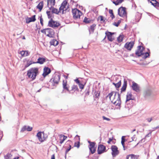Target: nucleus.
I'll return each mask as SVG.
<instances>
[{
    "label": "nucleus",
    "mask_w": 159,
    "mask_h": 159,
    "mask_svg": "<svg viewBox=\"0 0 159 159\" xmlns=\"http://www.w3.org/2000/svg\"><path fill=\"white\" fill-rule=\"evenodd\" d=\"M107 97L109 98L111 102L113 104L116 106L120 107L121 101L120 95L119 93L117 92H112L109 93Z\"/></svg>",
    "instance_id": "nucleus-1"
},
{
    "label": "nucleus",
    "mask_w": 159,
    "mask_h": 159,
    "mask_svg": "<svg viewBox=\"0 0 159 159\" xmlns=\"http://www.w3.org/2000/svg\"><path fill=\"white\" fill-rule=\"evenodd\" d=\"M39 73V69L38 68H32L28 71L27 75L32 80H34Z\"/></svg>",
    "instance_id": "nucleus-2"
},
{
    "label": "nucleus",
    "mask_w": 159,
    "mask_h": 159,
    "mask_svg": "<svg viewBox=\"0 0 159 159\" xmlns=\"http://www.w3.org/2000/svg\"><path fill=\"white\" fill-rule=\"evenodd\" d=\"M118 14L121 17H126L127 12L126 8L125 7H121L119 8L118 10Z\"/></svg>",
    "instance_id": "nucleus-3"
},
{
    "label": "nucleus",
    "mask_w": 159,
    "mask_h": 159,
    "mask_svg": "<svg viewBox=\"0 0 159 159\" xmlns=\"http://www.w3.org/2000/svg\"><path fill=\"white\" fill-rule=\"evenodd\" d=\"M112 152L111 154L113 157H115L119 153L117 147L115 145H112L111 148Z\"/></svg>",
    "instance_id": "nucleus-4"
},
{
    "label": "nucleus",
    "mask_w": 159,
    "mask_h": 159,
    "mask_svg": "<svg viewBox=\"0 0 159 159\" xmlns=\"http://www.w3.org/2000/svg\"><path fill=\"white\" fill-rule=\"evenodd\" d=\"M73 17L75 19L80 18L82 15L81 12L77 9H74L72 10Z\"/></svg>",
    "instance_id": "nucleus-5"
},
{
    "label": "nucleus",
    "mask_w": 159,
    "mask_h": 159,
    "mask_svg": "<svg viewBox=\"0 0 159 159\" xmlns=\"http://www.w3.org/2000/svg\"><path fill=\"white\" fill-rule=\"evenodd\" d=\"M60 25L59 23L53 21L52 19H51L48 23V26L53 28L58 27Z\"/></svg>",
    "instance_id": "nucleus-6"
},
{
    "label": "nucleus",
    "mask_w": 159,
    "mask_h": 159,
    "mask_svg": "<svg viewBox=\"0 0 159 159\" xmlns=\"http://www.w3.org/2000/svg\"><path fill=\"white\" fill-rule=\"evenodd\" d=\"M144 48L143 47L141 46H139L137 48V50L135 52L136 55L139 57L141 56L143 53V50Z\"/></svg>",
    "instance_id": "nucleus-7"
},
{
    "label": "nucleus",
    "mask_w": 159,
    "mask_h": 159,
    "mask_svg": "<svg viewBox=\"0 0 159 159\" xmlns=\"http://www.w3.org/2000/svg\"><path fill=\"white\" fill-rule=\"evenodd\" d=\"M131 87L133 90L137 93H139L140 91V88L139 85L134 82H132Z\"/></svg>",
    "instance_id": "nucleus-8"
},
{
    "label": "nucleus",
    "mask_w": 159,
    "mask_h": 159,
    "mask_svg": "<svg viewBox=\"0 0 159 159\" xmlns=\"http://www.w3.org/2000/svg\"><path fill=\"white\" fill-rule=\"evenodd\" d=\"M106 147L102 144L99 145L98 148V152L99 154H100L106 151Z\"/></svg>",
    "instance_id": "nucleus-9"
},
{
    "label": "nucleus",
    "mask_w": 159,
    "mask_h": 159,
    "mask_svg": "<svg viewBox=\"0 0 159 159\" xmlns=\"http://www.w3.org/2000/svg\"><path fill=\"white\" fill-rule=\"evenodd\" d=\"M133 105L134 103L133 102L132 100H126L125 107L128 110H129L130 108H132Z\"/></svg>",
    "instance_id": "nucleus-10"
},
{
    "label": "nucleus",
    "mask_w": 159,
    "mask_h": 159,
    "mask_svg": "<svg viewBox=\"0 0 159 159\" xmlns=\"http://www.w3.org/2000/svg\"><path fill=\"white\" fill-rule=\"evenodd\" d=\"M67 2L65 0L61 4V7L59 8V11H62V13H64V11L66 10V6L67 5Z\"/></svg>",
    "instance_id": "nucleus-11"
},
{
    "label": "nucleus",
    "mask_w": 159,
    "mask_h": 159,
    "mask_svg": "<svg viewBox=\"0 0 159 159\" xmlns=\"http://www.w3.org/2000/svg\"><path fill=\"white\" fill-rule=\"evenodd\" d=\"M106 36H107L108 40L111 42L114 40V38L113 37L112 35L114 34V33H112L110 32H106L105 33Z\"/></svg>",
    "instance_id": "nucleus-12"
},
{
    "label": "nucleus",
    "mask_w": 159,
    "mask_h": 159,
    "mask_svg": "<svg viewBox=\"0 0 159 159\" xmlns=\"http://www.w3.org/2000/svg\"><path fill=\"white\" fill-rule=\"evenodd\" d=\"M134 43L133 41H131L128 43H126L124 47L128 50H131L134 46Z\"/></svg>",
    "instance_id": "nucleus-13"
},
{
    "label": "nucleus",
    "mask_w": 159,
    "mask_h": 159,
    "mask_svg": "<svg viewBox=\"0 0 159 159\" xmlns=\"http://www.w3.org/2000/svg\"><path fill=\"white\" fill-rule=\"evenodd\" d=\"M42 134H43V136H44V133L43 132H39L37 134V137L39 140L41 142L43 141L46 138L43 136V138H42Z\"/></svg>",
    "instance_id": "nucleus-14"
},
{
    "label": "nucleus",
    "mask_w": 159,
    "mask_h": 159,
    "mask_svg": "<svg viewBox=\"0 0 159 159\" xmlns=\"http://www.w3.org/2000/svg\"><path fill=\"white\" fill-rule=\"evenodd\" d=\"M60 79V76L56 75L53 78L51 79V81H53L54 84H57L59 81Z\"/></svg>",
    "instance_id": "nucleus-15"
},
{
    "label": "nucleus",
    "mask_w": 159,
    "mask_h": 159,
    "mask_svg": "<svg viewBox=\"0 0 159 159\" xmlns=\"http://www.w3.org/2000/svg\"><path fill=\"white\" fill-rule=\"evenodd\" d=\"M46 32L47 36L50 37H52L54 34L53 30L52 29L47 28Z\"/></svg>",
    "instance_id": "nucleus-16"
},
{
    "label": "nucleus",
    "mask_w": 159,
    "mask_h": 159,
    "mask_svg": "<svg viewBox=\"0 0 159 159\" xmlns=\"http://www.w3.org/2000/svg\"><path fill=\"white\" fill-rule=\"evenodd\" d=\"M62 86L63 90L62 92V93H63L64 90H66L68 91L69 93H70V92L69 89V86L67 84V82L66 80L65 81L64 80H63V81Z\"/></svg>",
    "instance_id": "nucleus-17"
},
{
    "label": "nucleus",
    "mask_w": 159,
    "mask_h": 159,
    "mask_svg": "<svg viewBox=\"0 0 159 159\" xmlns=\"http://www.w3.org/2000/svg\"><path fill=\"white\" fill-rule=\"evenodd\" d=\"M32 129L33 128L32 127L29 126L25 125L22 128L20 132H23L26 130L28 131H30L32 130Z\"/></svg>",
    "instance_id": "nucleus-18"
},
{
    "label": "nucleus",
    "mask_w": 159,
    "mask_h": 159,
    "mask_svg": "<svg viewBox=\"0 0 159 159\" xmlns=\"http://www.w3.org/2000/svg\"><path fill=\"white\" fill-rule=\"evenodd\" d=\"M51 70L48 67H45L43 69V75L44 77H45L51 72Z\"/></svg>",
    "instance_id": "nucleus-19"
},
{
    "label": "nucleus",
    "mask_w": 159,
    "mask_h": 159,
    "mask_svg": "<svg viewBox=\"0 0 159 159\" xmlns=\"http://www.w3.org/2000/svg\"><path fill=\"white\" fill-rule=\"evenodd\" d=\"M134 99V97L132 95L131 92H128L126 95V100H133Z\"/></svg>",
    "instance_id": "nucleus-20"
},
{
    "label": "nucleus",
    "mask_w": 159,
    "mask_h": 159,
    "mask_svg": "<svg viewBox=\"0 0 159 159\" xmlns=\"http://www.w3.org/2000/svg\"><path fill=\"white\" fill-rule=\"evenodd\" d=\"M36 20L35 15H34L31 17H28L26 19V23H29L31 22H34Z\"/></svg>",
    "instance_id": "nucleus-21"
},
{
    "label": "nucleus",
    "mask_w": 159,
    "mask_h": 159,
    "mask_svg": "<svg viewBox=\"0 0 159 159\" xmlns=\"http://www.w3.org/2000/svg\"><path fill=\"white\" fill-rule=\"evenodd\" d=\"M127 81L125 80L124 79V83L123 86L122 88L121 89V93L125 91L127 87Z\"/></svg>",
    "instance_id": "nucleus-22"
},
{
    "label": "nucleus",
    "mask_w": 159,
    "mask_h": 159,
    "mask_svg": "<svg viewBox=\"0 0 159 159\" xmlns=\"http://www.w3.org/2000/svg\"><path fill=\"white\" fill-rule=\"evenodd\" d=\"M46 61L45 58H43L39 57L37 61L36 62H33V63H39L40 64H43Z\"/></svg>",
    "instance_id": "nucleus-23"
},
{
    "label": "nucleus",
    "mask_w": 159,
    "mask_h": 159,
    "mask_svg": "<svg viewBox=\"0 0 159 159\" xmlns=\"http://www.w3.org/2000/svg\"><path fill=\"white\" fill-rule=\"evenodd\" d=\"M49 8L50 10H52V12L53 13L58 14L59 12H61V11H60L59 10L58 11L57 9L53 7V6L49 7Z\"/></svg>",
    "instance_id": "nucleus-24"
},
{
    "label": "nucleus",
    "mask_w": 159,
    "mask_h": 159,
    "mask_svg": "<svg viewBox=\"0 0 159 159\" xmlns=\"http://www.w3.org/2000/svg\"><path fill=\"white\" fill-rule=\"evenodd\" d=\"M55 0H47V6L49 7V5H50L51 7L53 6L55 4Z\"/></svg>",
    "instance_id": "nucleus-25"
},
{
    "label": "nucleus",
    "mask_w": 159,
    "mask_h": 159,
    "mask_svg": "<svg viewBox=\"0 0 159 159\" xmlns=\"http://www.w3.org/2000/svg\"><path fill=\"white\" fill-rule=\"evenodd\" d=\"M141 15L139 12H137L135 16V22H138L140 20L141 17Z\"/></svg>",
    "instance_id": "nucleus-26"
},
{
    "label": "nucleus",
    "mask_w": 159,
    "mask_h": 159,
    "mask_svg": "<svg viewBox=\"0 0 159 159\" xmlns=\"http://www.w3.org/2000/svg\"><path fill=\"white\" fill-rule=\"evenodd\" d=\"M43 2L42 1L39 3L38 5L36 7L37 8L39 9L40 11H41L43 8Z\"/></svg>",
    "instance_id": "nucleus-27"
},
{
    "label": "nucleus",
    "mask_w": 159,
    "mask_h": 159,
    "mask_svg": "<svg viewBox=\"0 0 159 159\" xmlns=\"http://www.w3.org/2000/svg\"><path fill=\"white\" fill-rule=\"evenodd\" d=\"M79 89L78 88V86L75 85H73L71 87V89L70 90V93H71V91H73V92H72L73 93L76 91H78Z\"/></svg>",
    "instance_id": "nucleus-28"
},
{
    "label": "nucleus",
    "mask_w": 159,
    "mask_h": 159,
    "mask_svg": "<svg viewBox=\"0 0 159 159\" xmlns=\"http://www.w3.org/2000/svg\"><path fill=\"white\" fill-rule=\"evenodd\" d=\"M88 142L89 144V150H91V148L95 147V146L96 144L95 142H91L89 141H88Z\"/></svg>",
    "instance_id": "nucleus-29"
},
{
    "label": "nucleus",
    "mask_w": 159,
    "mask_h": 159,
    "mask_svg": "<svg viewBox=\"0 0 159 159\" xmlns=\"http://www.w3.org/2000/svg\"><path fill=\"white\" fill-rule=\"evenodd\" d=\"M121 81L120 80H119L116 83L114 82L112 83V84L114 85L115 87L117 88H119L120 87L121 85Z\"/></svg>",
    "instance_id": "nucleus-30"
},
{
    "label": "nucleus",
    "mask_w": 159,
    "mask_h": 159,
    "mask_svg": "<svg viewBox=\"0 0 159 159\" xmlns=\"http://www.w3.org/2000/svg\"><path fill=\"white\" fill-rule=\"evenodd\" d=\"M50 43L51 45L56 46L58 44V42L56 39H54L50 42Z\"/></svg>",
    "instance_id": "nucleus-31"
},
{
    "label": "nucleus",
    "mask_w": 159,
    "mask_h": 159,
    "mask_svg": "<svg viewBox=\"0 0 159 159\" xmlns=\"http://www.w3.org/2000/svg\"><path fill=\"white\" fill-rule=\"evenodd\" d=\"M96 26V25L94 24L90 26V28L89 29V31L90 34L91 33V32H92V33L93 32Z\"/></svg>",
    "instance_id": "nucleus-32"
},
{
    "label": "nucleus",
    "mask_w": 159,
    "mask_h": 159,
    "mask_svg": "<svg viewBox=\"0 0 159 159\" xmlns=\"http://www.w3.org/2000/svg\"><path fill=\"white\" fill-rule=\"evenodd\" d=\"M20 54L23 56H27L29 55V53L28 51H21Z\"/></svg>",
    "instance_id": "nucleus-33"
},
{
    "label": "nucleus",
    "mask_w": 159,
    "mask_h": 159,
    "mask_svg": "<svg viewBox=\"0 0 159 159\" xmlns=\"http://www.w3.org/2000/svg\"><path fill=\"white\" fill-rule=\"evenodd\" d=\"M142 58L144 59H145L149 56V53L148 52H143V54L141 55Z\"/></svg>",
    "instance_id": "nucleus-34"
},
{
    "label": "nucleus",
    "mask_w": 159,
    "mask_h": 159,
    "mask_svg": "<svg viewBox=\"0 0 159 159\" xmlns=\"http://www.w3.org/2000/svg\"><path fill=\"white\" fill-rule=\"evenodd\" d=\"M86 82H81L78 84L79 88L81 89L84 88V85H85Z\"/></svg>",
    "instance_id": "nucleus-35"
},
{
    "label": "nucleus",
    "mask_w": 159,
    "mask_h": 159,
    "mask_svg": "<svg viewBox=\"0 0 159 159\" xmlns=\"http://www.w3.org/2000/svg\"><path fill=\"white\" fill-rule=\"evenodd\" d=\"M123 1V0H116V1H112V2L116 5H117L121 3Z\"/></svg>",
    "instance_id": "nucleus-36"
},
{
    "label": "nucleus",
    "mask_w": 159,
    "mask_h": 159,
    "mask_svg": "<svg viewBox=\"0 0 159 159\" xmlns=\"http://www.w3.org/2000/svg\"><path fill=\"white\" fill-rule=\"evenodd\" d=\"M98 19L99 20H100V21H101V23H102L103 22H104L106 20V19H104V17L102 16H99L98 18Z\"/></svg>",
    "instance_id": "nucleus-37"
},
{
    "label": "nucleus",
    "mask_w": 159,
    "mask_h": 159,
    "mask_svg": "<svg viewBox=\"0 0 159 159\" xmlns=\"http://www.w3.org/2000/svg\"><path fill=\"white\" fill-rule=\"evenodd\" d=\"M124 38V36L122 35H120L118 38H117V40L119 42H122Z\"/></svg>",
    "instance_id": "nucleus-38"
},
{
    "label": "nucleus",
    "mask_w": 159,
    "mask_h": 159,
    "mask_svg": "<svg viewBox=\"0 0 159 159\" xmlns=\"http://www.w3.org/2000/svg\"><path fill=\"white\" fill-rule=\"evenodd\" d=\"M109 12L110 14H111L110 16L111 17L112 19H113V18H115V16L113 14V10L111 9L109 10Z\"/></svg>",
    "instance_id": "nucleus-39"
},
{
    "label": "nucleus",
    "mask_w": 159,
    "mask_h": 159,
    "mask_svg": "<svg viewBox=\"0 0 159 159\" xmlns=\"http://www.w3.org/2000/svg\"><path fill=\"white\" fill-rule=\"evenodd\" d=\"M61 137H63V139L62 140H61V141L60 142V143L61 144L63 143L64 142V140H65L67 138V137L64 135H61Z\"/></svg>",
    "instance_id": "nucleus-40"
},
{
    "label": "nucleus",
    "mask_w": 159,
    "mask_h": 159,
    "mask_svg": "<svg viewBox=\"0 0 159 159\" xmlns=\"http://www.w3.org/2000/svg\"><path fill=\"white\" fill-rule=\"evenodd\" d=\"M84 21L86 23H89L91 21L89 19L86 17H85L84 20Z\"/></svg>",
    "instance_id": "nucleus-41"
},
{
    "label": "nucleus",
    "mask_w": 159,
    "mask_h": 159,
    "mask_svg": "<svg viewBox=\"0 0 159 159\" xmlns=\"http://www.w3.org/2000/svg\"><path fill=\"white\" fill-rule=\"evenodd\" d=\"M113 138L112 137L111 138H109V140L107 141V143H111V142H112L114 144L115 143L113 141Z\"/></svg>",
    "instance_id": "nucleus-42"
},
{
    "label": "nucleus",
    "mask_w": 159,
    "mask_h": 159,
    "mask_svg": "<svg viewBox=\"0 0 159 159\" xmlns=\"http://www.w3.org/2000/svg\"><path fill=\"white\" fill-rule=\"evenodd\" d=\"M94 96L96 98H98L100 96V93L98 92H95L94 93Z\"/></svg>",
    "instance_id": "nucleus-43"
},
{
    "label": "nucleus",
    "mask_w": 159,
    "mask_h": 159,
    "mask_svg": "<svg viewBox=\"0 0 159 159\" xmlns=\"http://www.w3.org/2000/svg\"><path fill=\"white\" fill-rule=\"evenodd\" d=\"M5 159H9L10 158V154L8 153L6 155L4 156Z\"/></svg>",
    "instance_id": "nucleus-44"
},
{
    "label": "nucleus",
    "mask_w": 159,
    "mask_h": 159,
    "mask_svg": "<svg viewBox=\"0 0 159 159\" xmlns=\"http://www.w3.org/2000/svg\"><path fill=\"white\" fill-rule=\"evenodd\" d=\"M130 157H131V159H137V157L134 154H130Z\"/></svg>",
    "instance_id": "nucleus-45"
},
{
    "label": "nucleus",
    "mask_w": 159,
    "mask_h": 159,
    "mask_svg": "<svg viewBox=\"0 0 159 159\" xmlns=\"http://www.w3.org/2000/svg\"><path fill=\"white\" fill-rule=\"evenodd\" d=\"M120 22H121V21L120 20H118V22L117 23H116L115 22H114L113 23V25H114L117 27L119 26V24L120 23Z\"/></svg>",
    "instance_id": "nucleus-46"
},
{
    "label": "nucleus",
    "mask_w": 159,
    "mask_h": 159,
    "mask_svg": "<svg viewBox=\"0 0 159 159\" xmlns=\"http://www.w3.org/2000/svg\"><path fill=\"white\" fill-rule=\"evenodd\" d=\"M80 146V142L79 141L77 143L75 142L74 144V146L79 148Z\"/></svg>",
    "instance_id": "nucleus-47"
},
{
    "label": "nucleus",
    "mask_w": 159,
    "mask_h": 159,
    "mask_svg": "<svg viewBox=\"0 0 159 159\" xmlns=\"http://www.w3.org/2000/svg\"><path fill=\"white\" fill-rule=\"evenodd\" d=\"M33 63V62H32L31 61L27 62V64L25 65V68H26L29 66L30 65L32 64Z\"/></svg>",
    "instance_id": "nucleus-48"
},
{
    "label": "nucleus",
    "mask_w": 159,
    "mask_h": 159,
    "mask_svg": "<svg viewBox=\"0 0 159 159\" xmlns=\"http://www.w3.org/2000/svg\"><path fill=\"white\" fill-rule=\"evenodd\" d=\"M96 150V148L95 147L93 148H91V150H90V151L91 152V153L92 154L94 153Z\"/></svg>",
    "instance_id": "nucleus-49"
},
{
    "label": "nucleus",
    "mask_w": 159,
    "mask_h": 159,
    "mask_svg": "<svg viewBox=\"0 0 159 159\" xmlns=\"http://www.w3.org/2000/svg\"><path fill=\"white\" fill-rule=\"evenodd\" d=\"M46 13L48 15V18H51V16L50 15V11H47Z\"/></svg>",
    "instance_id": "nucleus-50"
},
{
    "label": "nucleus",
    "mask_w": 159,
    "mask_h": 159,
    "mask_svg": "<svg viewBox=\"0 0 159 159\" xmlns=\"http://www.w3.org/2000/svg\"><path fill=\"white\" fill-rule=\"evenodd\" d=\"M46 31H47V29H44L43 30H41V31L42 33H44L46 34H47Z\"/></svg>",
    "instance_id": "nucleus-51"
},
{
    "label": "nucleus",
    "mask_w": 159,
    "mask_h": 159,
    "mask_svg": "<svg viewBox=\"0 0 159 159\" xmlns=\"http://www.w3.org/2000/svg\"><path fill=\"white\" fill-rule=\"evenodd\" d=\"M71 146H69V148H67L66 151V154L71 149Z\"/></svg>",
    "instance_id": "nucleus-52"
},
{
    "label": "nucleus",
    "mask_w": 159,
    "mask_h": 159,
    "mask_svg": "<svg viewBox=\"0 0 159 159\" xmlns=\"http://www.w3.org/2000/svg\"><path fill=\"white\" fill-rule=\"evenodd\" d=\"M40 23L41 25L42 26H43V18H42L41 16L40 17Z\"/></svg>",
    "instance_id": "nucleus-53"
},
{
    "label": "nucleus",
    "mask_w": 159,
    "mask_h": 159,
    "mask_svg": "<svg viewBox=\"0 0 159 159\" xmlns=\"http://www.w3.org/2000/svg\"><path fill=\"white\" fill-rule=\"evenodd\" d=\"M75 81L78 84L81 82L78 80V79H76L75 80Z\"/></svg>",
    "instance_id": "nucleus-54"
},
{
    "label": "nucleus",
    "mask_w": 159,
    "mask_h": 159,
    "mask_svg": "<svg viewBox=\"0 0 159 159\" xmlns=\"http://www.w3.org/2000/svg\"><path fill=\"white\" fill-rule=\"evenodd\" d=\"M103 119L104 120H106L107 121H110V119L109 118H107L104 116H103L102 117Z\"/></svg>",
    "instance_id": "nucleus-55"
},
{
    "label": "nucleus",
    "mask_w": 159,
    "mask_h": 159,
    "mask_svg": "<svg viewBox=\"0 0 159 159\" xmlns=\"http://www.w3.org/2000/svg\"><path fill=\"white\" fill-rule=\"evenodd\" d=\"M156 7H159V2L157 1L156 2V4L155 5Z\"/></svg>",
    "instance_id": "nucleus-56"
},
{
    "label": "nucleus",
    "mask_w": 159,
    "mask_h": 159,
    "mask_svg": "<svg viewBox=\"0 0 159 159\" xmlns=\"http://www.w3.org/2000/svg\"><path fill=\"white\" fill-rule=\"evenodd\" d=\"M151 135V133L150 132L145 136V138L149 137V135Z\"/></svg>",
    "instance_id": "nucleus-57"
},
{
    "label": "nucleus",
    "mask_w": 159,
    "mask_h": 159,
    "mask_svg": "<svg viewBox=\"0 0 159 159\" xmlns=\"http://www.w3.org/2000/svg\"><path fill=\"white\" fill-rule=\"evenodd\" d=\"M150 2L151 3V4L153 5L154 7H155V5L156 4V2L154 3L152 2L151 1H150Z\"/></svg>",
    "instance_id": "nucleus-58"
},
{
    "label": "nucleus",
    "mask_w": 159,
    "mask_h": 159,
    "mask_svg": "<svg viewBox=\"0 0 159 159\" xmlns=\"http://www.w3.org/2000/svg\"><path fill=\"white\" fill-rule=\"evenodd\" d=\"M125 136H123L122 137V138H121V141H125V139L124 138H125Z\"/></svg>",
    "instance_id": "nucleus-59"
},
{
    "label": "nucleus",
    "mask_w": 159,
    "mask_h": 159,
    "mask_svg": "<svg viewBox=\"0 0 159 159\" xmlns=\"http://www.w3.org/2000/svg\"><path fill=\"white\" fill-rule=\"evenodd\" d=\"M149 92V93L150 92V91L149 90L148 91L146 92V94H145V95L146 96H148V95H150V93H147V92Z\"/></svg>",
    "instance_id": "nucleus-60"
},
{
    "label": "nucleus",
    "mask_w": 159,
    "mask_h": 159,
    "mask_svg": "<svg viewBox=\"0 0 159 159\" xmlns=\"http://www.w3.org/2000/svg\"><path fill=\"white\" fill-rule=\"evenodd\" d=\"M132 140L133 141L135 139V135H134L133 137H132Z\"/></svg>",
    "instance_id": "nucleus-61"
},
{
    "label": "nucleus",
    "mask_w": 159,
    "mask_h": 159,
    "mask_svg": "<svg viewBox=\"0 0 159 159\" xmlns=\"http://www.w3.org/2000/svg\"><path fill=\"white\" fill-rule=\"evenodd\" d=\"M125 141H121V144L123 146H125L124 144H125Z\"/></svg>",
    "instance_id": "nucleus-62"
},
{
    "label": "nucleus",
    "mask_w": 159,
    "mask_h": 159,
    "mask_svg": "<svg viewBox=\"0 0 159 159\" xmlns=\"http://www.w3.org/2000/svg\"><path fill=\"white\" fill-rule=\"evenodd\" d=\"M51 159H55L54 154H53L51 157Z\"/></svg>",
    "instance_id": "nucleus-63"
},
{
    "label": "nucleus",
    "mask_w": 159,
    "mask_h": 159,
    "mask_svg": "<svg viewBox=\"0 0 159 159\" xmlns=\"http://www.w3.org/2000/svg\"><path fill=\"white\" fill-rule=\"evenodd\" d=\"M129 157H130V154L127 155L126 157V159H129Z\"/></svg>",
    "instance_id": "nucleus-64"
}]
</instances>
